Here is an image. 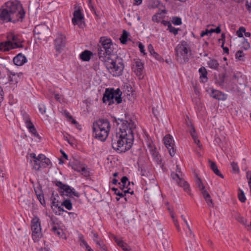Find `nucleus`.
<instances>
[{"instance_id": "nucleus-1", "label": "nucleus", "mask_w": 251, "mask_h": 251, "mask_svg": "<svg viewBox=\"0 0 251 251\" xmlns=\"http://www.w3.org/2000/svg\"><path fill=\"white\" fill-rule=\"evenodd\" d=\"M115 46L110 38L101 37L98 44V54L109 72L114 76H119L122 75L125 66L123 58L116 53Z\"/></svg>"}, {"instance_id": "nucleus-2", "label": "nucleus", "mask_w": 251, "mask_h": 251, "mask_svg": "<svg viewBox=\"0 0 251 251\" xmlns=\"http://www.w3.org/2000/svg\"><path fill=\"white\" fill-rule=\"evenodd\" d=\"M115 121L118 125L121 123V126L119 131L112 135L111 145L117 152H125L133 145L134 139L133 130L136 128V125L126 114H125V119L119 118Z\"/></svg>"}, {"instance_id": "nucleus-3", "label": "nucleus", "mask_w": 251, "mask_h": 251, "mask_svg": "<svg viewBox=\"0 0 251 251\" xmlns=\"http://www.w3.org/2000/svg\"><path fill=\"white\" fill-rule=\"evenodd\" d=\"M2 7L0 9L1 20L13 23L23 21L25 15V11L20 1L17 0L8 1L5 3Z\"/></svg>"}, {"instance_id": "nucleus-4", "label": "nucleus", "mask_w": 251, "mask_h": 251, "mask_svg": "<svg viewBox=\"0 0 251 251\" xmlns=\"http://www.w3.org/2000/svg\"><path fill=\"white\" fill-rule=\"evenodd\" d=\"M110 128V124L107 119H99L93 123V136L101 141H104L108 136Z\"/></svg>"}, {"instance_id": "nucleus-5", "label": "nucleus", "mask_w": 251, "mask_h": 251, "mask_svg": "<svg viewBox=\"0 0 251 251\" xmlns=\"http://www.w3.org/2000/svg\"><path fill=\"white\" fill-rule=\"evenodd\" d=\"M122 92L119 88L114 90V88H107L103 94L102 101L103 103L108 102L109 105H111L116 102L117 104H120L122 101L121 96Z\"/></svg>"}, {"instance_id": "nucleus-6", "label": "nucleus", "mask_w": 251, "mask_h": 251, "mask_svg": "<svg viewBox=\"0 0 251 251\" xmlns=\"http://www.w3.org/2000/svg\"><path fill=\"white\" fill-rule=\"evenodd\" d=\"M191 51L189 49L188 45L185 41H182L177 45L175 49L176 55L177 60H180L181 63H185L188 61V52Z\"/></svg>"}, {"instance_id": "nucleus-7", "label": "nucleus", "mask_w": 251, "mask_h": 251, "mask_svg": "<svg viewBox=\"0 0 251 251\" xmlns=\"http://www.w3.org/2000/svg\"><path fill=\"white\" fill-rule=\"evenodd\" d=\"M32 236L34 242L38 241L41 238L42 233L41 232V223L39 218L37 217H34L31 223Z\"/></svg>"}, {"instance_id": "nucleus-8", "label": "nucleus", "mask_w": 251, "mask_h": 251, "mask_svg": "<svg viewBox=\"0 0 251 251\" xmlns=\"http://www.w3.org/2000/svg\"><path fill=\"white\" fill-rule=\"evenodd\" d=\"M55 185L58 187V191L61 196L66 195L70 197L71 195H73L77 198L80 196L79 193L76 192L74 188L67 184H63L61 181H57L55 182Z\"/></svg>"}, {"instance_id": "nucleus-9", "label": "nucleus", "mask_w": 251, "mask_h": 251, "mask_svg": "<svg viewBox=\"0 0 251 251\" xmlns=\"http://www.w3.org/2000/svg\"><path fill=\"white\" fill-rule=\"evenodd\" d=\"M164 143L168 150L169 154L171 156H174L176 153V150L174 149V141L172 136L170 134L166 135L164 137Z\"/></svg>"}, {"instance_id": "nucleus-10", "label": "nucleus", "mask_w": 251, "mask_h": 251, "mask_svg": "<svg viewBox=\"0 0 251 251\" xmlns=\"http://www.w3.org/2000/svg\"><path fill=\"white\" fill-rule=\"evenodd\" d=\"M55 48L56 51L61 52L62 49L64 48L66 44V36L60 33L57 35V38L54 40Z\"/></svg>"}, {"instance_id": "nucleus-11", "label": "nucleus", "mask_w": 251, "mask_h": 251, "mask_svg": "<svg viewBox=\"0 0 251 251\" xmlns=\"http://www.w3.org/2000/svg\"><path fill=\"white\" fill-rule=\"evenodd\" d=\"M187 126L189 129V131L191 134V135L195 143L198 145L199 147H201V145L200 144V140L198 139L194 126L193 125V124H192L191 121L187 122Z\"/></svg>"}, {"instance_id": "nucleus-12", "label": "nucleus", "mask_w": 251, "mask_h": 251, "mask_svg": "<svg viewBox=\"0 0 251 251\" xmlns=\"http://www.w3.org/2000/svg\"><path fill=\"white\" fill-rule=\"evenodd\" d=\"M145 141L146 142L147 146L149 150L152 157L156 156L159 153L156 151V148L154 147L152 142L150 140V137L148 135H146Z\"/></svg>"}, {"instance_id": "nucleus-13", "label": "nucleus", "mask_w": 251, "mask_h": 251, "mask_svg": "<svg viewBox=\"0 0 251 251\" xmlns=\"http://www.w3.org/2000/svg\"><path fill=\"white\" fill-rule=\"evenodd\" d=\"M49 28L45 25H39L35 27L33 32L35 34L46 36L48 33Z\"/></svg>"}, {"instance_id": "nucleus-14", "label": "nucleus", "mask_w": 251, "mask_h": 251, "mask_svg": "<svg viewBox=\"0 0 251 251\" xmlns=\"http://www.w3.org/2000/svg\"><path fill=\"white\" fill-rule=\"evenodd\" d=\"M30 156L33 159V169L36 171L40 170V168L43 167L41 164V159L39 158V155L36 156L35 153H32L30 154Z\"/></svg>"}, {"instance_id": "nucleus-15", "label": "nucleus", "mask_w": 251, "mask_h": 251, "mask_svg": "<svg viewBox=\"0 0 251 251\" xmlns=\"http://www.w3.org/2000/svg\"><path fill=\"white\" fill-rule=\"evenodd\" d=\"M143 68L144 64L140 60L136 61L135 64L132 67V69L138 76H140L142 75Z\"/></svg>"}, {"instance_id": "nucleus-16", "label": "nucleus", "mask_w": 251, "mask_h": 251, "mask_svg": "<svg viewBox=\"0 0 251 251\" xmlns=\"http://www.w3.org/2000/svg\"><path fill=\"white\" fill-rule=\"evenodd\" d=\"M73 15L74 17L72 19V23L75 25L78 24L77 22H81L84 19V16L79 8H78V9L74 11Z\"/></svg>"}, {"instance_id": "nucleus-17", "label": "nucleus", "mask_w": 251, "mask_h": 251, "mask_svg": "<svg viewBox=\"0 0 251 251\" xmlns=\"http://www.w3.org/2000/svg\"><path fill=\"white\" fill-rule=\"evenodd\" d=\"M69 165L71 166L72 168L75 171L80 172L84 164L81 163L79 160L74 159L73 160L69 162Z\"/></svg>"}, {"instance_id": "nucleus-18", "label": "nucleus", "mask_w": 251, "mask_h": 251, "mask_svg": "<svg viewBox=\"0 0 251 251\" xmlns=\"http://www.w3.org/2000/svg\"><path fill=\"white\" fill-rule=\"evenodd\" d=\"M23 74L20 73H13L10 72L9 75V81L11 84H15L17 83L21 79Z\"/></svg>"}, {"instance_id": "nucleus-19", "label": "nucleus", "mask_w": 251, "mask_h": 251, "mask_svg": "<svg viewBox=\"0 0 251 251\" xmlns=\"http://www.w3.org/2000/svg\"><path fill=\"white\" fill-rule=\"evenodd\" d=\"M210 95L214 99L219 100H224L227 99L226 94L218 90H213Z\"/></svg>"}, {"instance_id": "nucleus-20", "label": "nucleus", "mask_w": 251, "mask_h": 251, "mask_svg": "<svg viewBox=\"0 0 251 251\" xmlns=\"http://www.w3.org/2000/svg\"><path fill=\"white\" fill-rule=\"evenodd\" d=\"M26 61V58L21 53H19L13 58V62L17 66H22Z\"/></svg>"}, {"instance_id": "nucleus-21", "label": "nucleus", "mask_w": 251, "mask_h": 251, "mask_svg": "<svg viewBox=\"0 0 251 251\" xmlns=\"http://www.w3.org/2000/svg\"><path fill=\"white\" fill-rule=\"evenodd\" d=\"M13 49H15V48L11 41H8L0 43V50H1L6 51Z\"/></svg>"}, {"instance_id": "nucleus-22", "label": "nucleus", "mask_w": 251, "mask_h": 251, "mask_svg": "<svg viewBox=\"0 0 251 251\" xmlns=\"http://www.w3.org/2000/svg\"><path fill=\"white\" fill-rule=\"evenodd\" d=\"M208 163L210 167V168L215 173V174L219 176V177H221L222 178H224V176L221 173V172L219 170L216 163L210 159L208 160Z\"/></svg>"}, {"instance_id": "nucleus-23", "label": "nucleus", "mask_w": 251, "mask_h": 251, "mask_svg": "<svg viewBox=\"0 0 251 251\" xmlns=\"http://www.w3.org/2000/svg\"><path fill=\"white\" fill-rule=\"evenodd\" d=\"M39 158L41 159L42 167L45 168L51 165V162L49 158H47L44 154H39Z\"/></svg>"}, {"instance_id": "nucleus-24", "label": "nucleus", "mask_w": 251, "mask_h": 251, "mask_svg": "<svg viewBox=\"0 0 251 251\" xmlns=\"http://www.w3.org/2000/svg\"><path fill=\"white\" fill-rule=\"evenodd\" d=\"M92 55L93 53L91 51L85 50L80 54V58L83 61H88Z\"/></svg>"}, {"instance_id": "nucleus-25", "label": "nucleus", "mask_w": 251, "mask_h": 251, "mask_svg": "<svg viewBox=\"0 0 251 251\" xmlns=\"http://www.w3.org/2000/svg\"><path fill=\"white\" fill-rule=\"evenodd\" d=\"M59 197L58 194H54V192L52 193L51 196L50 197V200L51 201V208L52 209L53 211L55 214H57V211H55L54 208H53V206L58 204L59 202L57 198Z\"/></svg>"}, {"instance_id": "nucleus-26", "label": "nucleus", "mask_w": 251, "mask_h": 251, "mask_svg": "<svg viewBox=\"0 0 251 251\" xmlns=\"http://www.w3.org/2000/svg\"><path fill=\"white\" fill-rule=\"evenodd\" d=\"M202 194L207 205L209 207H213L214 204L213 203L212 200L208 192L207 191H203V193H202Z\"/></svg>"}, {"instance_id": "nucleus-27", "label": "nucleus", "mask_w": 251, "mask_h": 251, "mask_svg": "<svg viewBox=\"0 0 251 251\" xmlns=\"http://www.w3.org/2000/svg\"><path fill=\"white\" fill-rule=\"evenodd\" d=\"M176 182L178 185L183 187L185 192H188L190 191L189 185L184 179L180 177Z\"/></svg>"}, {"instance_id": "nucleus-28", "label": "nucleus", "mask_w": 251, "mask_h": 251, "mask_svg": "<svg viewBox=\"0 0 251 251\" xmlns=\"http://www.w3.org/2000/svg\"><path fill=\"white\" fill-rule=\"evenodd\" d=\"M11 40L13 42V44L15 48H22L23 47V45L18 36L11 35Z\"/></svg>"}, {"instance_id": "nucleus-29", "label": "nucleus", "mask_w": 251, "mask_h": 251, "mask_svg": "<svg viewBox=\"0 0 251 251\" xmlns=\"http://www.w3.org/2000/svg\"><path fill=\"white\" fill-rule=\"evenodd\" d=\"M199 71L200 74V78L202 80V81L203 82H206L207 81V72L205 67H201Z\"/></svg>"}, {"instance_id": "nucleus-30", "label": "nucleus", "mask_w": 251, "mask_h": 251, "mask_svg": "<svg viewBox=\"0 0 251 251\" xmlns=\"http://www.w3.org/2000/svg\"><path fill=\"white\" fill-rule=\"evenodd\" d=\"M148 50L150 52V53L158 61H162L163 60V59L162 58L161 56L159 55V54H158L157 52H156L152 47V46L151 44H150L148 46Z\"/></svg>"}, {"instance_id": "nucleus-31", "label": "nucleus", "mask_w": 251, "mask_h": 251, "mask_svg": "<svg viewBox=\"0 0 251 251\" xmlns=\"http://www.w3.org/2000/svg\"><path fill=\"white\" fill-rule=\"evenodd\" d=\"M210 60L207 62L208 67L211 69L217 70L218 69L219 64L217 60L215 59L209 58Z\"/></svg>"}, {"instance_id": "nucleus-32", "label": "nucleus", "mask_w": 251, "mask_h": 251, "mask_svg": "<svg viewBox=\"0 0 251 251\" xmlns=\"http://www.w3.org/2000/svg\"><path fill=\"white\" fill-rule=\"evenodd\" d=\"M197 178L195 180L196 184L197 187L199 188L201 193H203V191H206L205 189V186H204L201 179L197 175Z\"/></svg>"}, {"instance_id": "nucleus-33", "label": "nucleus", "mask_w": 251, "mask_h": 251, "mask_svg": "<svg viewBox=\"0 0 251 251\" xmlns=\"http://www.w3.org/2000/svg\"><path fill=\"white\" fill-rule=\"evenodd\" d=\"M26 127L29 129V132L33 135L36 137H39V135L38 134L37 130L32 123H28V126H27Z\"/></svg>"}, {"instance_id": "nucleus-34", "label": "nucleus", "mask_w": 251, "mask_h": 251, "mask_svg": "<svg viewBox=\"0 0 251 251\" xmlns=\"http://www.w3.org/2000/svg\"><path fill=\"white\" fill-rule=\"evenodd\" d=\"M51 231L54 233V234L59 237H62L64 234L63 230L61 228L57 227L55 226H54L52 227Z\"/></svg>"}, {"instance_id": "nucleus-35", "label": "nucleus", "mask_w": 251, "mask_h": 251, "mask_svg": "<svg viewBox=\"0 0 251 251\" xmlns=\"http://www.w3.org/2000/svg\"><path fill=\"white\" fill-rule=\"evenodd\" d=\"M129 32H128L126 30H123V33L120 38V40L122 44H126V43L127 41V38L129 35Z\"/></svg>"}, {"instance_id": "nucleus-36", "label": "nucleus", "mask_w": 251, "mask_h": 251, "mask_svg": "<svg viewBox=\"0 0 251 251\" xmlns=\"http://www.w3.org/2000/svg\"><path fill=\"white\" fill-rule=\"evenodd\" d=\"M61 206H64L67 209L70 210L72 209V203L69 199L65 200L62 203Z\"/></svg>"}, {"instance_id": "nucleus-37", "label": "nucleus", "mask_w": 251, "mask_h": 251, "mask_svg": "<svg viewBox=\"0 0 251 251\" xmlns=\"http://www.w3.org/2000/svg\"><path fill=\"white\" fill-rule=\"evenodd\" d=\"M239 191L240 192L238 193V197L239 201L242 202H245L246 201V198L245 197V194L243 190L240 189H239Z\"/></svg>"}, {"instance_id": "nucleus-38", "label": "nucleus", "mask_w": 251, "mask_h": 251, "mask_svg": "<svg viewBox=\"0 0 251 251\" xmlns=\"http://www.w3.org/2000/svg\"><path fill=\"white\" fill-rule=\"evenodd\" d=\"M162 17L161 16V13H158L153 15L152 17V21L156 23H159L161 22Z\"/></svg>"}, {"instance_id": "nucleus-39", "label": "nucleus", "mask_w": 251, "mask_h": 251, "mask_svg": "<svg viewBox=\"0 0 251 251\" xmlns=\"http://www.w3.org/2000/svg\"><path fill=\"white\" fill-rule=\"evenodd\" d=\"M232 171L234 173L238 174L240 172L239 168L238 166L237 163L232 162L231 163Z\"/></svg>"}, {"instance_id": "nucleus-40", "label": "nucleus", "mask_w": 251, "mask_h": 251, "mask_svg": "<svg viewBox=\"0 0 251 251\" xmlns=\"http://www.w3.org/2000/svg\"><path fill=\"white\" fill-rule=\"evenodd\" d=\"M236 220L241 224L243 225L244 226L246 227V226L247 225L248 221L247 220L245 219L243 217H242L241 215H238L237 218Z\"/></svg>"}, {"instance_id": "nucleus-41", "label": "nucleus", "mask_w": 251, "mask_h": 251, "mask_svg": "<svg viewBox=\"0 0 251 251\" xmlns=\"http://www.w3.org/2000/svg\"><path fill=\"white\" fill-rule=\"evenodd\" d=\"M244 56L245 54L241 50L237 51L235 54L236 58L239 60H244Z\"/></svg>"}, {"instance_id": "nucleus-42", "label": "nucleus", "mask_w": 251, "mask_h": 251, "mask_svg": "<svg viewBox=\"0 0 251 251\" xmlns=\"http://www.w3.org/2000/svg\"><path fill=\"white\" fill-rule=\"evenodd\" d=\"M94 242H96L97 245L99 246V247L101 249V251H107L106 247L105 245L103 243H101L99 241H96V239H93Z\"/></svg>"}, {"instance_id": "nucleus-43", "label": "nucleus", "mask_w": 251, "mask_h": 251, "mask_svg": "<svg viewBox=\"0 0 251 251\" xmlns=\"http://www.w3.org/2000/svg\"><path fill=\"white\" fill-rule=\"evenodd\" d=\"M172 23L175 25H180L182 24L181 19L178 17H174L172 19Z\"/></svg>"}, {"instance_id": "nucleus-44", "label": "nucleus", "mask_w": 251, "mask_h": 251, "mask_svg": "<svg viewBox=\"0 0 251 251\" xmlns=\"http://www.w3.org/2000/svg\"><path fill=\"white\" fill-rule=\"evenodd\" d=\"M242 48H243L245 50H248L250 48V43L248 42L247 40L245 38H244V41L242 43Z\"/></svg>"}, {"instance_id": "nucleus-45", "label": "nucleus", "mask_w": 251, "mask_h": 251, "mask_svg": "<svg viewBox=\"0 0 251 251\" xmlns=\"http://www.w3.org/2000/svg\"><path fill=\"white\" fill-rule=\"evenodd\" d=\"M168 30H169V31L170 32L173 33L175 35H176L178 34V31L180 29L176 28L175 27L171 25L168 28Z\"/></svg>"}, {"instance_id": "nucleus-46", "label": "nucleus", "mask_w": 251, "mask_h": 251, "mask_svg": "<svg viewBox=\"0 0 251 251\" xmlns=\"http://www.w3.org/2000/svg\"><path fill=\"white\" fill-rule=\"evenodd\" d=\"M81 172H82V174L85 177H88L90 176V172L88 170V169L86 168L85 165L83 167V168L81 170Z\"/></svg>"}, {"instance_id": "nucleus-47", "label": "nucleus", "mask_w": 251, "mask_h": 251, "mask_svg": "<svg viewBox=\"0 0 251 251\" xmlns=\"http://www.w3.org/2000/svg\"><path fill=\"white\" fill-rule=\"evenodd\" d=\"M111 190L113 191H114L115 194L118 196H119L121 198L124 197L125 196V194H124L123 192H121L120 190H119L117 188H116L115 187L112 188Z\"/></svg>"}, {"instance_id": "nucleus-48", "label": "nucleus", "mask_w": 251, "mask_h": 251, "mask_svg": "<svg viewBox=\"0 0 251 251\" xmlns=\"http://www.w3.org/2000/svg\"><path fill=\"white\" fill-rule=\"evenodd\" d=\"M246 31V28L243 27H240L238 30L237 31V35L239 37H243V33L245 32Z\"/></svg>"}, {"instance_id": "nucleus-49", "label": "nucleus", "mask_w": 251, "mask_h": 251, "mask_svg": "<svg viewBox=\"0 0 251 251\" xmlns=\"http://www.w3.org/2000/svg\"><path fill=\"white\" fill-rule=\"evenodd\" d=\"M37 198L38 200L40 202L41 204L43 206H45L46 202H45V200L44 199V195L43 194H42V195L38 194L37 196Z\"/></svg>"}, {"instance_id": "nucleus-50", "label": "nucleus", "mask_w": 251, "mask_h": 251, "mask_svg": "<svg viewBox=\"0 0 251 251\" xmlns=\"http://www.w3.org/2000/svg\"><path fill=\"white\" fill-rule=\"evenodd\" d=\"M23 117L25 122L26 124V126H28V124L29 123H32L28 115L26 113L23 114Z\"/></svg>"}, {"instance_id": "nucleus-51", "label": "nucleus", "mask_w": 251, "mask_h": 251, "mask_svg": "<svg viewBox=\"0 0 251 251\" xmlns=\"http://www.w3.org/2000/svg\"><path fill=\"white\" fill-rule=\"evenodd\" d=\"M79 240L80 241V245L81 246H85L88 244L86 241L84 240L83 235L82 234L79 235Z\"/></svg>"}, {"instance_id": "nucleus-52", "label": "nucleus", "mask_w": 251, "mask_h": 251, "mask_svg": "<svg viewBox=\"0 0 251 251\" xmlns=\"http://www.w3.org/2000/svg\"><path fill=\"white\" fill-rule=\"evenodd\" d=\"M153 159L156 162V163L158 164H159V165L161 164L162 159H161V156L159 153L158 154H157L156 156H155L154 157H153Z\"/></svg>"}, {"instance_id": "nucleus-53", "label": "nucleus", "mask_w": 251, "mask_h": 251, "mask_svg": "<svg viewBox=\"0 0 251 251\" xmlns=\"http://www.w3.org/2000/svg\"><path fill=\"white\" fill-rule=\"evenodd\" d=\"M121 183L126 184L127 183L128 185H130V182L128 181V179L126 176L122 177L121 180Z\"/></svg>"}, {"instance_id": "nucleus-54", "label": "nucleus", "mask_w": 251, "mask_h": 251, "mask_svg": "<svg viewBox=\"0 0 251 251\" xmlns=\"http://www.w3.org/2000/svg\"><path fill=\"white\" fill-rule=\"evenodd\" d=\"M171 176L172 178L176 180V181L180 177L179 174L177 173L172 172Z\"/></svg>"}, {"instance_id": "nucleus-55", "label": "nucleus", "mask_w": 251, "mask_h": 251, "mask_svg": "<svg viewBox=\"0 0 251 251\" xmlns=\"http://www.w3.org/2000/svg\"><path fill=\"white\" fill-rule=\"evenodd\" d=\"M34 191H35L36 196L38 194H40V195L43 194V192L41 190V187L40 185L37 187L36 188H34Z\"/></svg>"}, {"instance_id": "nucleus-56", "label": "nucleus", "mask_w": 251, "mask_h": 251, "mask_svg": "<svg viewBox=\"0 0 251 251\" xmlns=\"http://www.w3.org/2000/svg\"><path fill=\"white\" fill-rule=\"evenodd\" d=\"M210 33H212L213 32H215L216 33H220L221 31V29L220 26H218L215 29H210Z\"/></svg>"}, {"instance_id": "nucleus-57", "label": "nucleus", "mask_w": 251, "mask_h": 251, "mask_svg": "<svg viewBox=\"0 0 251 251\" xmlns=\"http://www.w3.org/2000/svg\"><path fill=\"white\" fill-rule=\"evenodd\" d=\"M39 110L42 114L45 113L46 110L45 106L42 104L39 105Z\"/></svg>"}, {"instance_id": "nucleus-58", "label": "nucleus", "mask_w": 251, "mask_h": 251, "mask_svg": "<svg viewBox=\"0 0 251 251\" xmlns=\"http://www.w3.org/2000/svg\"><path fill=\"white\" fill-rule=\"evenodd\" d=\"M53 207H55V208H56L57 209L58 211L59 212V213L58 214H59V215L61 214V213H60L61 212H66L62 207L61 205H59V204H57L55 205V206H54Z\"/></svg>"}, {"instance_id": "nucleus-59", "label": "nucleus", "mask_w": 251, "mask_h": 251, "mask_svg": "<svg viewBox=\"0 0 251 251\" xmlns=\"http://www.w3.org/2000/svg\"><path fill=\"white\" fill-rule=\"evenodd\" d=\"M246 176L248 180L249 185H251V171H248L246 173Z\"/></svg>"}, {"instance_id": "nucleus-60", "label": "nucleus", "mask_w": 251, "mask_h": 251, "mask_svg": "<svg viewBox=\"0 0 251 251\" xmlns=\"http://www.w3.org/2000/svg\"><path fill=\"white\" fill-rule=\"evenodd\" d=\"M130 188H128L127 190H123V193H124V194H125V196L124 197L125 198V199L126 201H127V199H126V193H130L131 194H134V191H130Z\"/></svg>"}, {"instance_id": "nucleus-61", "label": "nucleus", "mask_w": 251, "mask_h": 251, "mask_svg": "<svg viewBox=\"0 0 251 251\" xmlns=\"http://www.w3.org/2000/svg\"><path fill=\"white\" fill-rule=\"evenodd\" d=\"M119 247H121L122 249L125 251V249H127L128 248H126L127 244L125 243H124L123 241L122 242H120L119 243V245H118Z\"/></svg>"}, {"instance_id": "nucleus-62", "label": "nucleus", "mask_w": 251, "mask_h": 251, "mask_svg": "<svg viewBox=\"0 0 251 251\" xmlns=\"http://www.w3.org/2000/svg\"><path fill=\"white\" fill-rule=\"evenodd\" d=\"M139 48L140 49V50L141 52L144 53V54H145V50L144 49V46L141 43L139 44Z\"/></svg>"}, {"instance_id": "nucleus-63", "label": "nucleus", "mask_w": 251, "mask_h": 251, "mask_svg": "<svg viewBox=\"0 0 251 251\" xmlns=\"http://www.w3.org/2000/svg\"><path fill=\"white\" fill-rule=\"evenodd\" d=\"M246 7L247 10L250 13H251V2L250 3H249L248 1H246Z\"/></svg>"}, {"instance_id": "nucleus-64", "label": "nucleus", "mask_w": 251, "mask_h": 251, "mask_svg": "<svg viewBox=\"0 0 251 251\" xmlns=\"http://www.w3.org/2000/svg\"><path fill=\"white\" fill-rule=\"evenodd\" d=\"M208 33H210V30L209 29H206L205 31H202L201 33V37H202L205 35H208Z\"/></svg>"}]
</instances>
